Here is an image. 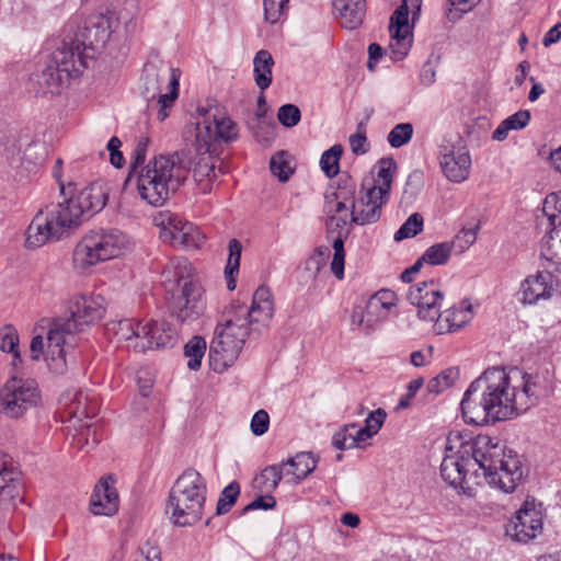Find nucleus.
I'll use <instances>...</instances> for the list:
<instances>
[{
    "mask_svg": "<svg viewBox=\"0 0 561 561\" xmlns=\"http://www.w3.org/2000/svg\"><path fill=\"white\" fill-rule=\"evenodd\" d=\"M537 383L518 368L492 367L470 383L460 403L467 424L486 425L527 411L537 400Z\"/></svg>",
    "mask_w": 561,
    "mask_h": 561,
    "instance_id": "nucleus-1",
    "label": "nucleus"
},
{
    "mask_svg": "<svg viewBox=\"0 0 561 561\" xmlns=\"http://www.w3.org/2000/svg\"><path fill=\"white\" fill-rule=\"evenodd\" d=\"M70 317L53 325L47 335V353L45 359L48 368L55 374H64L67 369V356L73 345L75 333L99 321L105 309L101 297H76L69 308Z\"/></svg>",
    "mask_w": 561,
    "mask_h": 561,
    "instance_id": "nucleus-2",
    "label": "nucleus"
},
{
    "mask_svg": "<svg viewBox=\"0 0 561 561\" xmlns=\"http://www.w3.org/2000/svg\"><path fill=\"white\" fill-rule=\"evenodd\" d=\"M465 453H473L478 468L489 485L504 493L513 492L523 479V465L519 456L507 449L500 442H493L488 436L476 439L474 446H466Z\"/></svg>",
    "mask_w": 561,
    "mask_h": 561,
    "instance_id": "nucleus-3",
    "label": "nucleus"
},
{
    "mask_svg": "<svg viewBox=\"0 0 561 561\" xmlns=\"http://www.w3.org/2000/svg\"><path fill=\"white\" fill-rule=\"evenodd\" d=\"M140 197L152 206H162L187 176V170L174 156H159L134 174Z\"/></svg>",
    "mask_w": 561,
    "mask_h": 561,
    "instance_id": "nucleus-4",
    "label": "nucleus"
},
{
    "mask_svg": "<svg viewBox=\"0 0 561 561\" xmlns=\"http://www.w3.org/2000/svg\"><path fill=\"white\" fill-rule=\"evenodd\" d=\"M207 484L195 469H186L173 483L167 504V512L174 525L184 527L199 522L206 502Z\"/></svg>",
    "mask_w": 561,
    "mask_h": 561,
    "instance_id": "nucleus-5",
    "label": "nucleus"
},
{
    "mask_svg": "<svg viewBox=\"0 0 561 561\" xmlns=\"http://www.w3.org/2000/svg\"><path fill=\"white\" fill-rule=\"evenodd\" d=\"M130 248L129 237L119 229L90 230L76 245L73 262L80 268H88L100 262L118 257Z\"/></svg>",
    "mask_w": 561,
    "mask_h": 561,
    "instance_id": "nucleus-6",
    "label": "nucleus"
},
{
    "mask_svg": "<svg viewBox=\"0 0 561 561\" xmlns=\"http://www.w3.org/2000/svg\"><path fill=\"white\" fill-rule=\"evenodd\" d=\"M114 19L107 14H93L89 16L83 24L72 35V25L67 26L68 34L61 41V46H69L73 51L76 59L83 61V68H88L90 61L95 57V54L104 47L110 39L113 28Z\"/></svg>",
    "mask_w": 561,
    "mask_h": 561,
    "instance_id": "nucleus-7",
    "label": "nucleus"
},
{
    "mask_svg": "<svg viewBox=\"0 0 561 561\" xmlns=\"http://www.w3.org/2000/svg\"><path fill=\"white\" fill-rule=\"evenodd\" d=\"M249 332L247 319L237 318L234 314L216 327L208 353L215 371L222 373L234 364Z\"/></svg>",
    "mask_w": 561,
    "mask_h": 561,
    "instance_id": "nucleus-8",
    "label": "nucleus"
},
{
    "mask_svg": "<svg viewBox=\"0 0 561 561\" xmlns=\"http://www.w3.org/2000/svg\"><path fill=\"white\" fill-rule=\"evenodd\" d=\"M83 61L73 57L69 46H58L41 69L31 78L36 84L37 93H59L61 88L68 85L71 78L83 72Z\"/></svg>",
    "mask_w": 561,
    "mask_h": 561,
    "instance_id": "nucleus-9",
    "label": "nucleus"
},
{
    "mask_svg": "<svg viewBox=\"0 0 561 561\" xmlns=\"http://www.w3.org/2000/svg\"><path fill=\"white\" fill-rule=\"evenodd\" d=\"M141 94L146 100L158 98L157 117L163 122L170 113L175 100L179 96L180 72L174 68L159 67L157 64L148 62L144 67L141 77Z\"/></svg>",
    "mask_w": 561,
    "mask_h": 561,
    "instance_id": "nucleus-10",
    "label": "nucleus"
},
{
    "mask_svg": "<svg viewBox=\"0 0 561 561\" xmlns=\"http://www.w3.org/2000/svg\"><path fill=\"white\" fill-rule=\"evenodd\" d=\"M73 229L59 203L41 208L26 229L25 247L37 249L47 242L58 241Z\"/></svg>",
    "mask_w": 561,
    "mask_h": 561,
    "instance_id": "nucleus-11",
    "label": "nucleus"
},
{
    "mask_svg": "<svg viewBox=\"0 0 561 561\" xmlns=\"http://www.w3.org/2000/svg\"><path fill=\"white\" fill-rule=\"evenodd\" d=\"M422 0H402L390 18L389 55L394 61L407 57L413 43L412 27L419 19Z\"/></svg>",
    "mask_w": 561,
    "mask_h": 561,
    "instance_id": "nucleus-12",
    "label": "nucleus"
},
{
    "mask_svg": "<svg viewBox=\"0 0 561 561\" xmlns=\"http://www.w3.org/2000/svg\"><path fill=\"white\" fill-rule=\"evenodd\" d=\"M41 403V391L35 380L10 378L0 391V413L10 419L22 417Z\"/></svg>",
    "mask_w": 561,
    "mask_h": 561,
    "instance_id": "nucleus-13",
    "label": "nucleus"
},
{
    "mask_svg": "<svg viewBox=\"0 0 561 561\" xmlns=\"http://www.w3.org/2000/svg\"><path fill=\"white\" fill-rule=\"evenodd\" d=\"M202 121L196 123L195 149L198 154L215 151L218 141H231L237 138V126L226 115L211 110L201 108Z\"/></svg>",
    "mask_w": 561,
    "mask_h": 561,
    "instance_id": "nucleus-14",
    "label": "nucleus"
},
{
    "mask_svg": "<svg viewBox=\"0 0 561 561\" xmlns=\"http://www.w3.org/2000/svg\"><path fill=\"white\" fill-rule=\"evenodd\" d=\"M107 190L104 183L94 182L82 188L76 196L62 197L59 205L64 207L68 221L73 228L81 224L82 218L101 211L106 205Z\"/></svg>",
    "mask_w": 561,
    "mask_h": 561,
    "instance_id": "nucleus-15",
    "label": "nucleus"
},
{
    "mask_svg": "<svg viewBox=\"0 0 561 561\" xmlns=\"http://www.w3.org/2000/svg\"><path fill=\"white\" fill-rule=\"evenodd\" d=\"M204 288L194 279L184 282L179 295L173 296L169 308L171 314L183 324H191L202 317L206 308Z\"/></svg>",
    "mask_w": 561,
    "mask_h": 561,
    "instance_id": "nucleus-16",
    "label": "nucleus"
},
{
    "mask_svg": "<svg viewBox=\"0 0 561 561\" xmlns=\"http://www.w3.org/2000/svg\"><path fill=\"white\" fill-rule=\"evenodd\" d=\"M542 518L541 504H537L534 499H527L507 524L506 534L516 541L528 542L541 534Z\"/></svg>",
    "mask_w": 561,
    "mask_h": 561,
    "instance_id": "nucleus-17",
    "label": "nucleus"
},
{
    "mask_svg": "<svg viewBox=\"0 0 561 561\" xmlns=\"http://www.w3.org/2000/svg\"><path fill=\"white\" fill-rule=\"evenodd\" d=\"M407 299L417 308L421 320L433 322L439 316L444 295L438 285L431 279L411 286Z\"/></svg>",
    "mask_w": 561,
    "mask_h": 561,
    "instance_id": "nucleus-18",
    "label": "nucleus"
},
{
    "mask_svg": "<svg viewBox=\"0 0 561 561\" xmlns=\"http://www.w3.org/2000/svg\"><path fill=\"white\" fill-rule=\"evenodd\" d=\"M439 164L449 181L461 183L467 180L471 168V157L461 139L455 144L440 146Z\"/></svg>",
    "mask_w": 561,
    "mask_h": 561,
    "instance_id": "nucleus-19",
    "label": "nucleus"
},
{
    "mask_svg": "<svg viewBox=\"0 0 561 561\" xmlns=\"http://www.w3.org/2000/svg\"><path fill=\"white\" fill-rule=\"evenodd\" d=\"M231 312L237 318H245L248 328L252 327L253 331L259 330L255 325L266 327L274 314V304L270 289L265 286L259 287L253 294L250 308L243 304L234 302L231 305Z\"/></svg>",
    "mask_w": 561,
    "mask_h": 561,
    "instance_id": "nucleus-20",
    "label": "nucleus"
},
{
    "mask_svg": "<svg viewBox=\"0 0 561 561\" xmlns=\"http://www.w3.org/2000/svg\"><path fill=\"white\" fill-rule=\"evenodd\" d=\"M466 446H474L473 442H461L456 454H447L440 463V476L444 481L455 489L465 490L467 474L470 469L478 467L473 453H465Z\"/></svg>",
    "mask_w": 561,
    "mask_h": 561,
    "instance_id": "nucleus-21",
    "label": "nucleus"
},
{
    "mask_svg": "<svg viewBox=\"0 0 561 561\" xmlns=\"http://www.w3.org/2000/svg\"><path fill=\"white\" fill-rule=\"evenodd\" d=\"M388 197L367 188L363 184L362 195L357 203H353L351 210V222L364 226L379 220L381 208L387 203Z\"/></svg>",
    "mask_w": 561,
    "mask_h": 561,
    "instance_id": "nucleus-22",
    "label": "nucleus"
},
{
    "mask_svg": "<svg viewBox=\"0 0 561 561\" xmlns=\"http://www.w3.org/2000/svg\"><path fill=\"white\" fill-rule=\"evenodd\" d=\"M114 479L110 477L102 478L94 486L90 499V510L94 515L112 516L119 505V499Z\"/></svg>",
    "mask_w": 561,
    "mask_h": 561,
    "instance_id": "nucleus-23",
    "label": "nucleus"
},
{
    "mask_svg": "<svg viewBox=\"0 0 561 561\" xmlns=\"http://www.w3.org/2000/svg\"><path fill=\"white\" fill-rule=\"evenodd\" d=\"M173 341L174 332L168 322L150 321L144 323L140 342L135 345V352L168 347Z\"/></svg>",
    "mask_w": 561,
    "mask_h": 561,
    "instance_id": "nucleus-24",
    "label": "nucleus"
},
{
    "mask_svg": "<svg viewBox=\"0 0 561 561\" xmlns=\"http://www.w3.org/2000/svg\"><path fill=\"white\" fill-rule=\"evenodd\" d=\"M553 276L551 272H538L528 276L519 288V300L523 304L534 305L540 299H549L553 291Z\"/></svg>",
    "mask_w": 561,
    "mask_h": 561,
    "instance_id": "nucleus-25",
    "label": "nucleus"
},
{
    "mask_svg": "<svg viewBox=\"0 0 561 561\" xmlns=\"http://www.w3.org/2000/svg\"><path fill=\"white\" fill-rule=\"evenodd\" d=\"M60 404L70 420L77 419L82 421L83 419H91L98 411L95 397H90L84 391H68L62 394Z\"/></svg>",
    "mask_w": 561,
    "mask_h": 561,
    "instance_id": "nucleus-26",
    "label": "nucleus"
},
{
    "mask_svg": "<svg viewBox=\"0 0 561 561\" xmlns=\"http://www.w3.org/2000/svg\"><path fill=\"white\" fill-rule=\"evenodd\" d=\"M472 319V307L469 304H461L459 307L439 311L435 321V330L438 334L454 332L463 328Z\"/></svg>",
    "mask_w": 561,
    "mask_h": 561,
    "instance_id": "nucleus-27",
    "label": "nucleus"
},
{
    "mask_svg": "<svg viewBox=\"0 0 561 561\" xmlns=\"http://www.w3.org/2000/svg\"><path fill=\"white\" fill-rule=\"evenodd\" d=\"M280 467L285 472V482L296 484L310 474L317 467V460L311 453H299Z\"/></svg>",
    "mask_w": 561,
    "mask_h": 561,
    "instance_id": "nucleus-28",
    "label": "nucleus"
},
{
    "mask_svg": "<svg viewBox=\"0 0 561 561\" xmlns=\"http://www.w3.org/2000/svg\"><path fill=\"white\" fill-rule=\"evenodd\" d=\"M333 10L343 27L355 30L358 27L366 13V0H342L341 7L337 0H332Z\"/></svg>",
    "mask_w": 561,
    "mask_h": 561,
    "instance_id": "nucleus-29",
    "label": "nucleus"
},
{
    "mask_svg": "<svg viewBox=\"0 0 561 561\" xmlns=\"http://www.w3.org/2000/svg\"><path fill=\"white\" fill-rule=\"evenodd\" d=\"M153 224L160 229V239L173 245L178 237L182 234L184 224H190V221L169 210H163L153 217Z\"/></svg>",
    "mask_w": 561,
    "mask_h": 561,
    "instance_id": "nucleus-30",
    "label": "nucleus"
},
{
    "mask_svg": "<svg viewBox=\"0 0 561 561\" xmlns=\"http://www.w3.org/2000/svg\"><path fill=\"white\" fill-rule=\"evenodd\" d=\"M20 471L12 457L0 451V499L8 500L15 496Z\"/></svg>",
    "mask_w": 561,
    "mask_h": 561,
    "instance_id": "nucleus-31",
    "label": "nucleus"
},
{
    "mask_svg": "<svg viewBox=\"0 0 561 561\" xmlns=\"http://www.w3.org/2000/svg\"><path fill=\"white\" fill-rule=\"evenodd\" d=\"M540 256L547 262L546 267L561 272V228H552L542 239Z\"/></svg>",
    "mask_w": 561,
    "mask_h": 561,
    "instance_id": "nucleus-32",
    "label": "nucleus"
},
{
    "mask_svg": "<svg viewBox=\"0 0 561 561\" xmlns=\"http://www.w3.org/2000/svg\"><path fill=\"white\" fill-rule=\"evenodd\" d=\"M397 169V162L393 158H382L376 165V175L373 179L370 188L377 194L389 197V192L392 185L393 173Z\"/></svg>",
    "mask_w": 561,
    "mask_h": 561,
    "instance_id": "nucleus-33",
    "label": "nucleus"
},
{
    "mask_svg": "<svg viewBox=\"0 0 561 561\" xmlns=\"http://www.w3.org/2000/svg\"><path fill=\"white\" fill-rule=\"evenodd\" d=\"M274 59L268 50H259L253 58V76L257 88L261 91L266 90L273 79L272 69Z\"/></svg>",
    "mask_w": 561,
    "mask_h": 561,
    "instance_id": "nucleus-34",
    "label": "nucleus"
},
{
    "mask_svg": "<svg viewBox=\"0 0 561 561\" xmlns=\"http://www.w3.org/2000/svg\"><path fill=\"white\" fill-rule=\"evenodd\" d=\"M144 323L133 319H124L114 323L112 330L118 342H126L127 348L135 351V345L140 342Z\"/></svg>",
    "mask_w": 561,
    "mask_h": 561,
    "instance_id": "nucleus-35",
    "label": "nucleus"
},
{
    "mask_svg": "<svg viewBox=\"0 0 561 561\" xmlns=\"http://www.w3.org/2000/svg\"><path fill=\"white\" fill-rule=\"evenodd\" d=\"M220 172V169L217 170L214 159L210 156L201 158L194 168V179L201 191L204 193L210 192L211 184Z\"/></svg>",
    "mask_w": 561,
    "mask_h": 561,
    "instance_id": "nucleus-36",
    "label": "nucleus"
},
{
    "mask_svg": "<svg viewBox=\"0 0 561 561\" xmlns=\"http://www.w3.org/2000/svg\"><path fill=\"white\" fill-rule=\"evenodd\" d=\"M191 264L185 257L171 259L162 271L165 283L179 284L191 276Z\"/></svg>",
    "mask_w": 561,
    "mask_h": 561,
    "instance_id": "nucleus-37",
    "label": "nucleus"
},
{
    "mask_svg": "<svg viewBox=\"0 0 561 561\" xmlns=\"http://www.w3.org/2000/svg\"><path fill=\"white\" fill-rule=\"evenodd\" d=\"M207 343L203 336L195 335L184 345V356L187 358V367L198 370L206 353Z\"/></svg>",
    "mask_w": 561,
    "mask_h": 561,
    "instance_id": "nucleus-38",
    "label": "nucleus"
},
{
    "mask_svg": "<svg viewBox=\"0 0 561 561\" xmlns=\"http://www.w3.org/2000/svg\"><path fill=\"white\" fill-rule=\"evenodd\" d=\"M280 480H285V472L280 465H273L266 467L254 482L262 491L271 492L277 488Z\"/></svg>",
    "mask_w": 561,
    "mask_h": 561,
    "instance_id": "nucleus-39",
    "label": "nucleus"
},
{
    "mask_svg": "<svg viewBox=\"0 0 561 561\" xmlns=\"http://www.w3.org/2000/svg\"><path fill=\"white\" fill-rule=\"evenodd\" d=\"M347 233L342 236L340 232L336 237L332 239V250L333 256L331 261V272L339 279L342 280L344 278V264H345V249H344V239Z\"/></svg>",
    "mask_w": 561,
    "mask_h": 561,
    "instance_id": "nucleus-40",
    "label": "nucleus"
},
{
    "mask_svg": "<svg viewBox=\"0 0 561 561\" xmlns=\"http://www.w3.org/2000/svg\"><path fill=\"white\" fill-rule=\"evenodd\" d=\"M0 350L12 354L14 364L21 362L19 334L11 324H7L0 329Z\"/></svg>",
    "mask_w": 561,
    "mask_h": 561,
    "instance_id": "nucleus-41",
    "label": "nucleus"
},
{
    "mask_svg": "<svg viewBox=\"0 0 561 561\" xmlns=\"http://www.w3.org/2000/svg\"><path fill=\"white\" fill-rule=\"evenodd\" d=\"M542 213L553 228L561 227V191L546 196L542 203Z\"/></svg>",
    "mask_w": 561,
    "mask_h": 561,
    "instance_id": "nucleus-42",
    "label": "nucleus"
},
{
    "mask_svg": "<svg viewBox=\"0 0 561 561\" xmlns=\"http://www.w3.org/2000/svg\"><path fill=\"white\" fill-rule=\"evenodd\" d=\"M205 236L194 224H184V230L182 234L178 237V240L173 247L183 249H199L203 244Z\"/></svg>",
    "mask_w": 561,
    "mask_h": 561,
    "instance_id": "nucleus-43",
    "label": "nucleus"
},
{
    "mask_svg": "<svg viewBox=\"0 0 561 561\" xmlns=\"http://www.w3.org/2000/svg\"><path fill=\"white\" fill-rule=\"evenodd\" d=\"M342 153L343 147L341 145H334L322 153L320 159V167L328 178H333L339 173V162Z\"/></svg>",
    "mask_w": 561,
    "mask_h": 561,
    "instance_id": "nucleus-44",
    "label": "nucleus"
},
{
    "mask_svg": "<svg viewBox=\"0 0 561 561\" xmlns=\"http://www.w3.org/2000/svg\"><path fill=\"white\" fill-rule=\"evenodd\" d=\"M327 202H325V210L328 214H332L327 222V226L330 228L332 226H335L336 228H344L347 225V219L344 217H336L335 214L341 213L343 210L350 209L351 207L347 203L335 199V196L327 195Z\"/></svg>",
    "mask_w": 561,
    "mask_h": 561,
    "instance_id": "nucleus-45",
    "label": "nucleus"
},
{
    "mask_svg": "<svg viewBox=\"0 0 561 561\" xmlns=\"http://www.w3.org/2000/svg\"><path fill=\"white\" fill-rule=\"evenodd\" d=\"M451 250L447 242L436 243L426 249L422 260L430 265H444L448 262Z\"/></svg>",
    "mask_w": 561,
    "mask_h": 561,
    "instance_id": "nucleus-46",
    "label": "nucleus"
},
{
    "mask_svg": "<svg viewBox=\"0 0 561 561\" xmlns=\"http://www.w3.org/2000/svg\"><path fill=\"white\" fill-rule=\"evenodd\" d=\"M423 217L419 213H414L408 217L402 226L397 230L393 236L396 241H402L408 238H413L423 229Z\"/></svg>",
    "mask_w": 561,
    "mask_h": 561,
    "instance_id": "nucleus-47",
    "label": "nucleus"
},
{
    "mask_svg": "<svg viewBox=\"0 0 561 561\" xmlns=\"http://www.w3.org/2000/svg\"><path fill=\"white\" fill-rule=\"evenodd\" d=\"M413 126L411 123L397 124L388 134L387 141L392 148H401L407 145L413 136Z\"/></svg>",
    "mask_w": 561,
    "mask_h": 561,
    "instance_id": "nucleus-48",
    "label": "nucleus"
},
{
    "mask_svg": "<svg viewBox=\"0 0 561 561\" xmlns=\"http://www.w3.org/2000/svg\"><path fill=\"white\" fill-rule=\"evenodd\" d=\"M240 494V485L238 482L232 481L220 493L217 502L216 514L224 515L228 513L236 503Z\"/></svg>",
    "mask_w": 561,
    "mask_h": 561,
    "instance_id": "nucleus-49",
    "label": "nucleus"
},
{
    "mask_svg": "<svg viewBox=\"0 0 561 561\" xmlns=\"http://www.w3.org/2000/svg\"><path fill=\"white\" fill-rule=\"evenodd\" d=\"M393 306H396L394 293L389 289H383L379 290L370 297L366 309L368 313H374L378 311L379 308L383 309L385 311H389Z\"/></svg>",
    "mask_w": 561,
    "mask_h": 561,
    "instance_id": "nucleus-50",
    "label": "nucleus"
},
{
    "mask_svg": "<svg viewBox=\"0 0 561 561\" xmlns=\"http://www.w3.org/2000/svg\"><path fill=\"white\" fill-rule=\"evenodd\" d=\"M477 239V230L474 228L461 229L450 242H447L451 252L457 254L468 250Z\"/></svg>",
    "mask_w": 561,
    "mask_h": 561,
    "instance_id": "nucleus-51",
    "label": "nucleus"
},
{
    "mask_svg": "<svg viewBox=\"0 0 561 561\" xmlns=\"http://www.w3.org/2000/svg\"><path fill=\"white\" fill-rule=\"evenodd\" d=\"M350 148L356 156L365 154L370 149V144L366 136V123L359 122L356 126V133L348 138Z\"/></svg>",
    "mask_w": 561,
    "mask_h": 561,
    "instance_id": "nucleus-52",
    "label": "nucleus"
},
{
    "mask_svg": "<svg viewBox=\"0 0 561 561\" xmlns=\"http://www.w3.org/2000/svg\"><path fill=\"white\" fill-rule=\"evenodd\" d=\"M287 154L284 151L275 153L271 158L270 169L271 172L279 179L282 182L288 181L293 174V169L286 159Z\"/></svg>",
    "mask_w": 561,
    "mask_h": 561,
    "instance_id": "nucleus-53",
    "label": "nucleus"
},
{
    "mask_svg": "<svg viewBox=\"0 0 561 561\" xmlns=\"http://www.w3.org/2000/svg\"><path fill=\"white\" fill-rule=\"evenodd\" d=\"M354 430V423H350L341 427L332 436V445L339 450H346L356 448V444L353 437L352 431Z\"/></svg>",
    "mask_w": 561,
    "mask_h": 561,
    "instance_id": "nucleus-54",
    "label": "nucleus"
},
{
    "mask_svg": "<svg viewBox=\"0 0 561 561\" xmlns=\"http://www.w3.org/2000/svg\"><path fill=\"white\" fill-rule=\"evenodd\" d=\"M242 245L237 239H231L228 244V259L225 267V274H238L240 267Z\"/></svg>",
    "mask_w": 561,
    "mask_h": 561,
    "instance_id": "nucleus-55",
    "label": "nucleus"
},
{
    "mask_svg": "<svg viewBox=\"0 0 561 561\" xmlns=\"http://www.w3.org/2000/svg\"><path fill=\"white\" fill-rule=\"evenodd\" d=\"M149 140L146 137H142L138 140L136 147L134 148L130 156V171L129 179L134 176L138 171V168L144 164L146 160L147 149H148Z\"/></svg>",
    "mask_w": 561,
    "mask_h": 561,
    "instance_id": "nucleus-56",
    "label": "nucleus"
},
{
    "mask_svg": "<svg viewBox=\"0 0 561 561\" xmlns=\"http://www.w3.org/2000/svg\"><path fill=\"white\" fill-rule=\"evenodd\" d=\"M277 118L283 126L290 128L300 122L301 113L296 105L285 104L278 108Z\"/></svg>",
    "mask_w": 561,
    "mask_h": 561,
    "instance_id": "nucleus-57",
    "label": "nucleus"
},
{
    "mask_svg": "<svg viewBox=\"0 0 561 561\" xmlns=\"http://www.w3.org/2000/svg\"><path fill=\"white\" fill-rule=\"evenodd\" d=\"M355 192H356V184L351 180H341L339 183L336 190L332 193L333 196H335V199L343 201L347 203L351 207V210L353 209V203H357L355 201Z\"/></svg>",
    "mask_w": 561,
    "mask_h": 561,
    "instance_id": "nucleus-58",
    "label": "nucleus"
},
{
    "mask_svg": "<svg viewBox=\"0 0 561 561\" xmlns=\"http://www.w3.org/2000/svg\"><path fill=\"white\" fill-rule=\"evenodd\" d=\"M288 0H263L265 20L272 24L278 22Z\"/></svg>",
    "mask_w": 561,
    "mask_h": 561,
    "instance_id": "nucleus-59",
    "label": "nucleus"
},
{
    "mask_svg": "<svg viewBox=\"0 0 561 561\" xmlns=\"http://www.w3.org/2000/svg\"><path fill=\"white\" fill-rule=\"evenodd\" d=\"M329 255L330 248H317L313 254L306 261V270L312 272V275L316 276L320 271L321 266L324 264L325 260L329 257Z\"/></svg>",
    "mask_w": 561,
    "mask_h": 561,
    "instance_id": "nucleus-60",
    "label": "nucleus"
},
{
    "mask_svg": "<svg viewBox=\"0 0 561 561\" xmlns=\"http://www.w3.org/2000/svg\"><path fill=\"white\" fill-rule=\"evenodd\" d=\"M270 415L265 410H259L251 420L250 428L255 436H262L268 431Z\"/></svg>",
    "mask_w": 561,
    "mask_h": 561,
    "instance_id": "nucleus-61",
    "label": "nucleus"
},
{
    "mask_svg": "<svg viewBox=\"0 0 561 561\" xmlns=\"http://www.w3.org/2000/svg\"><path fill=\"white\" fill-rule=\"evenodd\" d=\"M387 413L382 409H377L368 414L365 420V427L374 435L381 428Z\"/></svg>",
    "mask_w": 561,
    "mask_h": 561,
    "instance_id": "nucleus-62",
    "label": "nucleus"
},
{
    "mask_svg": "<svg viewBox=\"0 0 561 561\" xmlns=\"http://www.w3.org/2000/svg\"><path fill=\"white\" fill-rule=\"evenodd\" d=\"M530 121V113L527 110H520L504 119L511 130L525 128Z\"/></svg>",
    "mask_w": 561,
    "mask_h": 561,
    "instance_id": "nucleus-63",
    "label": "nucleus"
},
{
    "mask_svg": "<svg viewBox=\"0 0 561 561\" xmlns=\"http://www.w3.org/2000/svg\"><path fill=\"white\" fill-rule=\"evenodd\" d=\"M121 146L122 141L116 136L112 137L106 146L110 152V161L115 168H122L125 163L123 153L119 151Z\"/></svg>",
    "mask_w": 561,
    "mask_h": 561,
    "instance_id": "nucleus-64",
    "label": "nucleus"
}]
</instances>
